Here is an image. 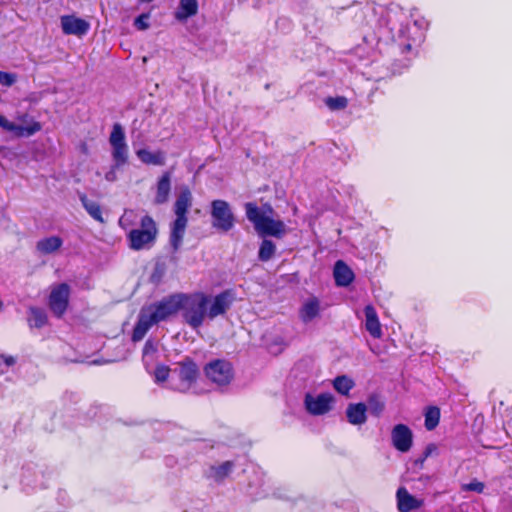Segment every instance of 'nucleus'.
<instances>
[{
    "mask_svg": "<svg viewBox=\"0 0 512 512\" xmlns=\"http://www.w3.org/2000/svg\"><path fill=\"white\" fill-rule=\"evenodd\" d=\"M367 406L364 403H351L347 406L346 417L352 425H362L367 420Z\"/></svg>",
    "mask_w": 512,
    "mask_h": 512,
    "instance_id": "nucleus-19",
    "label": "nucleus"
},
{
    "mask_svg": "<svg viewBox=\"0 0 512 512\" xmlns=\"http://www.w3.org/2000/svg\"><path fill=\"white\" fill-rule=\"evenodd\" d=\"M28 323L30 327L42 328L47 323V314L44 309L38 307L29 308Z\"/></svg>",
    "mask_w": 512,
    "mask_h": 512,
    "instance_id": "nucleus-26",
    "label": "nucleus"
},
{
    "mask_svg": "<svg viewBox=\"0 0 512 512\" xmlns=\"http://www.w3.org/2000/svg\"><path fill=\"white\" fill-rule=\"evenodd\" d=\"M391 441L393 447L399 452H408L413 444V433L405 424H397L391 431Z\"/></svg>",
    "mask_w": 512,
    "mask_h": 512,
    "instance_id": "nucleus-11",
    "label": "nucleus"
},
{
    "mask_svg": "<svg viewBox=\"0 0 512 512\" xmlns=\"http://www.w3.org/2000/svg\"><path fill=\"white\" fill-rule=\"evenodd\" d=\"M109 143L112 147V158L116 167H122L128 161V145L125 140V133L119 123L113 125Z\"/></svg>",
    "mask_w": 512,
    "mask_h": 512,
    "instance_id": "nucleus-7",
    "label": "nucleus"
},
{
    "mask_svg": "<svg viewBox=\"0 0 512 512\" xmlns=\"http://www.w3.org/2000/svg\"><path fill=\"white\" fill-rule=\"evenodd\" d=\"M0 363H3L4 368H8L15 364V358L13 356L0 355Z\"/></svg>",
    "mask_w": 512,
    "mask_h": 512,
    "instance_id": "nucleus-39",
    "label": "nucleus"
},
{
    "mask_svg": "<svg viewBox=\"0 0 512 512\" xmlns=\"http://www.w3.org/2000/svg\"><path fill=\"white\" fill-rule=\"evenodd\" d=\"M205 374L211 382L223 386L231 382L233 369L228 361L217 359L205 366Z\"/></svg>",
    "mask_w": 512,
    "mask_h": 512,
    "instance_id": "nucleus-8",
    "label": "nucleus"
},
{
    "mask_svg": "<svg viewBox=\"0 0 512 512\" xmlns=\"http://www.w3.org/2000/svg\"><path fill=\"white\" fill-rule=\"evenodd\" d=\"M169 372H170V369L168 366H165V365L157 366L155 369V372H154L155 381L158 383L166 381L169 377Z\"/></svg>",
    "mask_w": 512,
    "mask_h": 512,
    "instance_id": "nucleus-34",
    "label": "nucleus"
},
{
    "mask_svg": "<svg viewBox=\"0 0 512 512\" xmlns=\"http://www.w3.org/2000/svg\"><path fill=\"white\" fill-rule=\"evenodd\" d=\"M3 367V363H0V374H3L6 371Z\"/></svg>",
    "mask_w": 512,
    "mask_h": 512,
    "instance_id": "nucleus-41",
    "label": "nucleus"
},
{
    "mask_svg": "<svg viewBox=\"0 0 512 512\" xmlns=\"http://www.w3.org/2000/svg\"><path fill=\"white\" fill-rule=\"evenodd\" d=\"M198 12L197 0H180L179 7L175 12V18L179 21H184Z\"/></svg>",
    "mask_w": 512,
    "mask_h": 512,
    "instance_id": "nucleus-23",
    "label": "nucleus"
},
{
    "mask_svg": "<svg viewBox=\"0 0 512 512\" xmlns=\"http://www.w3.org/2000/svg\"><path fill=\"white\" fill-rule=\"evenodd\" d=\"M364 313L366 318V330L372 337L380 338L382 336V330L375 308L372 305H367L364 309Z\"/></svg>",
    "mask_w": 512,
    "mask_h": 512,
    "instance_id": "nucleus-18",
    "label": "nucleus"
},
{
    "mask_svg": "<svg viewBox=\"0 0 512 512\" xmlns=\"http://www.w3.org/2000/svg\"><path fill=\"white\" fill-rule=\"evenodd\" d=\"M79 199H80L83 207L87 211V213L93 219H95L96 221H98L100 223L104 222V219L102 217L101 207L97 202L88 199V197L85 194H80Z\"/></svg>",
    "mask_w": 512,
    "mask_h": 512,
    "instance_id": "nucleus-25",
    "label": "nucleus"
},
{
    "mask_svg": "<svg viewBox=\"0 0 512 512\" xmlns=\"http://www.w3.org/2000/svg\"><path fill=\"white\" fill-rule=\"evenodd\" d=\"M235 464L232 461H225L220 465L211 466L207 472L206 476L209 479L214 480L215 482H222L234 469Z\"/></svg>",
    "mask_w": 512,
    "mask_h": 512,
    "instance_id": "nucleus-20",
    "label": "nucleus"
},
{
    "mask_svg": "<svg viewBox=\"0 0 512 512\" xmlns=\"http://www.w3.org/2000/svg\"><path fill=\"white\" fill-rule=\"evenodd\" d=\"M325 104L331 110H342L347 107L348 101L343 96L328 97L325 99Z\"/></svg>",
    "mask_w": 512,
    "mask_h": 512,
    "instance_id": "nucleus-32",
    "label": "nucleus"
},
{
    "mask_svg": "<svg viewBox=\"0 0 512 512\" xmlns=\"http://www.w3.org/2000/svg\"><path fill=\"white\" fill-rule=\"evenodd\" d=\"M333 274L336 284L341 287L350 285L354 280L353 271L342 260H338L335 263Z\"/></svg>",
    "mask_w": 512,
    "mask_h": 512,
    "instance_id": "nucleus-17",
    "label": "nucleus"
},
{
    "mask_svg": "<svg viewBox=\"0 0 512 512\" xmlns=\"http://www.w3.org/2000/svg\"><path fill=\"white\" fill-rule=\"evenodd\" d=\"M137 220V214L132 209H126L123 215L119 219V226L124 230H127L131 226L135 225Z\"/></svg>",
    "mask_w": 512,
    "mask_h": 512,
    "instance_id": "nucleus-31",
    "label": "nucleus"
},
{
    "mask_svg": "<svg viewBox=\"0 0 512 512\" xmlns=\"http://www.w3.org/2000/svg\"><path fill=\"white\" fill-rule=\"evenodd\" d=\"M0 127L6 131L14 132L18 137L32 136L39 132L42 128L41 124L37 121H33L28 126L17 125L0 114Z\"/></svg>",
    "mask_w": 512,
    "mask_h": 512,
    "instance_id": "nucleus-14",
    "label": "nucleus"
},
{
    "mask_svg": "<svg viewBox=\"0 0 512 512\" xmlns=\"http://www.w3.org/2000/svg\"><path fill=\"white\" fill-rule=\"evenodd\" d=\"M3 308V302L0 300V309Z\"/></svg>",
    "mask_w": 512,
    "mask_h": 512,
    "instance_id": "nucleus-43",
    "label": "nucleus"
},
{
    "mask_svg": "<svg viewBox=\"0 0 512 512\" xmlns=\"http://www.w3.org/2000/svg\"><path fill=\"white\" fill-rule=\"evenodd\" d=\"M245 212L247 219L260 236L282 238L287 233L285 223L273 218L274 209L269 203L258 207L256 203L248 202L245 204Z\"/></svg>",
    "mask_w": 512,
    "mask_h": 512,
    "instance_id": "nucleus-3",
    "label": "nucleus"
},
{
    "mask_svg": "<svg viewBox=\"0 0 512 512\" xmlns=\"http://www.w3.org/2000/svg\"><path fill=\"white\" fill-rule=\"evenodd\" d=\"M179 299V293L173 294L149 306L143 307L133 329L132 340L134 342L142 340L153 325L175 315L181 308Z\"/></svg>",
    "mask_w": 512,
    "mask_h": 512,
    "instance_id": "nucleus-2",
    "label": "nucleus"
},
{
    "mask_svg": "<svg viewBox=\"0 0 512 512\" xmlns=\"http://www.w3.org/2000/svg\"><path fill=\"white\" fill-rule=\"evenodd\" d=\"M440 411L437 407H430L425 413V427L427 430H433L439 423Z\"/></svg>",
    "mask_w": 512,
    "mask_h": 512,
    "instance_id": "nucleus-29",
    "label": "nucleus"
},
{
    "mask_svg": "<svg viewBox=\"0 0 512 512\" xmlns=\"http://www.w3.org/2000/svg\"><path fill=\"white\" fill-rule=\"evenodd\" d=\"M158 235V228L154 219L145 215L140 220V228L131 229L127 235L129 247L139 251L152 247Z\"/></svg>",
    "mask_w": 512,
    "mask_h": 512,
    "instance_id": "nucleus-5",
    "label": "nucleus"
},
{
    "mask_svg": "<svg viewBox=\"0 0 512 512\" xmlns=\"http://www.w3.org/2000/svg\"><path fill=\"white\" fill-rule=\"evenodd\" d=\"M150 18L149 14H141L134 20V26L138 30H146L149 27L148 20Z\"/></svg>",
    "mask_w": 512,
    "mask_h": 512,
    "instance_id": "nucleus-36",
    "label": "nucleus"
},
{
    "mask_svg": "<svg viewBox=\"0 0 512 512\" xmlns=\"http://www.w3.org/2000/svg\"><path fill=\"white\" fill-rule=\"evenodd\" d=\"M276 252V246L271 240L264 239L260 245L258 257L261 261L270 260Z\"/></svg>",
    "mask_w": 512,
    "mask_h": 512,
    "instance_id": "nucleus-28",
    "label": "nucleus"
},
{
    "mask_svg": "<svg viewBox=\"0 0 512 512\" xmlns=\"http://www.w3.org/2000/svg\"><path fill=\"white\" fill-rule=\"evenodd\" d=\"M354 385V381L346 375L337 376L333 380L334 389L342 395H348Z\"/></svg>",
    "mask_w": 512,
    "mask_h": 512,
    "instance_id": "nucleus-27",
    "label": "nucleus"
},
{
    "mask_svg": "<svg viewBox=\"0 0 512 512\" xmlns=\"http://www.w3.org/2000/svg\"><path fill=\"white\" fill-rule=\"evenodd\" d=\"M61 28L66 35L82 36L88 32L90 24L73 15H65L61 17Z\"/></svg>",
    "mask_w": 512,
    "mask_h": 512,
    "instance_id": "nucleus-13",
    "label": "nucleus"
},
{
    "mask_svg": "<svg viewBox=\"0 0 512 512\" xmlns=\"http://www.w3.org/2000/svg\"><path fill=\"white\" fill-rule=\"evenodd\" d=\"M397 508L400 512H410L420 508L424 501L411 495L405 487H400L396 492Z\"/></svg>",
    "mask_w": 512,
    "mask_h": 512,
    "instance_id": "nucleus-15",
    "label": "nucleus"
},
{
    "mask_svg": "<svg viewBox=\"0 0 512 512\" xmlns=\"http://www.w3.org/2000/svg\"><path fill=\"white\" fill-rule=\"evenodd\" d=\"M119 167H116V163H114L110 170L105 174V179L108 181V182H115L117 180V173H116V170L118 169Z\"/></svg>",
    "mask_w": 512,
    "mask_h": 512,
    "instance_id": "nucleus-38",
    "label": "nucleus"
},
{
    "mask_svg": "<svg viewBox=\"0 0 512 512\" xmlns=\"http://www.w3.org/2000/svg\"><path fill=\"white\" fill-rule=\"evenodd\" d=\"M70 296V287L61 283L54 287L49 296V307L58 318L62 317L67 310Z\"/></svg>",
    "mask_w": 512,
    "mask_h": 512,
    "instance_id": "nucleus-9",
    "label": "nucleus"
},
{
    "mask_svg": "<svg viewBox=\"0 0 512 512\" xmlns=\"http://www.w3.org/2000/svg\"><path fill=\"white\" fill-rule=\"evenodd\" d=\"M485 485L483 482H480L476 479L472 480L470 483L463 484L461 489L463 491H473L477 493H482L484 491Z\"/></svg>",
    "mask_w": 512,
    "mask_h": 512,
    "instance_id": "nucleus-35",
    "label": "nucleus"
},
{
    "mask_svg": "<svg viewBox=\"0 0 512 512\" xmlns=\"http://www.w3.org/2000/svg\"><path fill=\"white\" fill-rule=\"evenodd\" d=\"M179 298L183 319L193 329L200 328L206 317L213 320L223 315L233 303V294L228 290L215 297L202 292L179 293Z\"/></svg>",
    "mask_w": 512,
    "mask_h": 512,
    "instance_id": "nucleus-1",
    "label": "nucleus"
},
{
    "mask_svg": "<svg viewBox=\"0 0 512 512\" xmlns=\"http://www.w3.org/2000/svg\"><path fill=\"white\" fill-rule=\"evenodd\" d=\"M171 172H164L156 183V192L153 203L162 205L168 202L171 193Z\"/></svg>",
    "mask_w": 512,
    "mask_h": 512,
    "instance_id": "nucleus-16",
    "label": "nucleus"
},
{
    "mask_svg": "<svg viewBox=\"0 0 512 512\" xmlns=\"http://www.w3.org/2000/svg\"><path fill=\"white\" fill-rule=\"evenodd\" d=\"M156 351H157L156 344L153 341H151V340H147L145 342V344H144V347H143V357H147L149 355H152Z\"/></svg>",
    "mask_w": 512,
    "mask_h": 512,
    "instance_id": "nucleus-37",
    "label": "nucleus"
},
{
    "mask_svg": "<svg viewBox=\"0 0 512 512\" xmlns=\"http://www.w3.org/2000/svg\"><path fill=\"white\" fill-rule=\"evenodd\" d=\"M197 376L198 368L196 364L192 361H184L181 363L178 371L179 383L175 384L173 388L180 392H186L196 381Z\"/></svg>",
    "mask_w": 512,
    "mask_h": 512,
    "instance_id": "nucleus-12",
    "label": "nucleus"
},
{
    "mask_svg": "<svg viewBox=\"0 0 512 512\" xmlns=\"http://www.w3.org/2000/svg\"><path fill=\"white\" fill-rule=\"evenodd\" d=\"M334 402V397L330 393H321L313 396L309 393L305 395V408L311 415L319 416L328 413Z\"/></svg>",
    "mask_w": 512,
    "mask_h": 512,
    "instance_id": "nucleus-10",
    "label": "nucleus"
},
{
    "mask_svg": "<svg viewBox=\"0 0 512 512\" xmlns=\"http://www.w3.org/2000/svg\"><path fill=\"white\" fill-rule=\"evenodd\" d=\"M17 81L15 73L0 71V85L11 87Z\"/></svg>",
    "mask_w": 512,
    "mask_h": 512,
    "instance_id": "nucleus-33",
    "label": "nucleus"
},
{
    "mask_svg": "<svg viewBox=\"0 0 512 512\" xmlns=\"http://www.w3.org/2000/svg\"><path fill=\"white\" fill-rule=\"evenodd\" d=\"M366 406L372 415L378 417L383 412L385 404L378 395H371Z\"/></svg>",
    "mask_w": 512,
    "mask_h": 512,
    "instance_id": "nucleus-30",
    "label": "nucleus"
},
{
    "mask_svg": "<svg viewBox=\"0 0 512 512\" xmlns=\"http://www.w3.org/2000/svg\"><path fill=\"white\" fill-rule=\"evenodd\" d=\"M430 453H431V448L427 447L426 452H425V456L427 457Z\"/></svg>",
    "mask_w": 512,
    "mask_h": 512,
    "instance_id": "nucleus-42",
    "label": "nucleus"
},
{
    "mask_svg": "<svg viewBox=\"0 0 512 512\" xmlns=\"http://www.w3.org/2000/svg\"><path fill=\"white\" fill-rule=\"evenodd\" d=\"M411 48H412V44L411 43H407V44L404 45L403 52L410 51Z\"/></svg>",
    "mask_w": 512,
    "mask_h": 512,
    "instance_id": "nucleus-40",
    "label": "nucleus"
},
{
    "mask_svg": "<svg viewBox=\"0 0 512 512\" xmlns=\"http://www.w3.org/2000/svg\"><path fill=\"white\" fill-rule=\"evenodd\" d=\"M63 245V240L59 236H50L40 239L36 243V249L41 254H51L59 250Z\"/></svg>",
    "mask_w": 512,
    "mask_h": 512,
    "instance_id": "nucleus-24",
    "label": "nucleus"
},
{
    "mask_svg": "<svg viewBox=\"0 0 512 512\" xmlns=\"http://www.w3.org/2000/svg\"><path fill=\"white\" fill-rule=\"evenodd\" d=\"M138 159L147 165L162 166L165 164V153L161 150L151 152L147 149H139L136 152Z\"/></svg>",
    "mask_w": 512,
    "mask_h": 512,
    "instance_id": "nucleus-21",
    "label": "nucleus"
},
{
    "mask_svg": "<svg viewBox=\"0 0 512 512\" xmlns=\"http://www.w3.org/2000/svg\"><path fill=\"white\" fill-rule=\"evenodd\" d=\"M192 206V193L187 186H182L174 203L176 218L172 223L170 244L174 252H177L182 244L186 226L188 223L187 212Z\"/></svg>",
    "mask_w": 512,
    "mask_h": 512,
    "instance_id": "nucleus-4",
    "label": "nucleus"
},
{
    "mask_svg": "<svg viewBox=\"0 0 512 512\" xmlns=\"http://www.w3.org/2000/svg\"><path fill=\"white\" fill-rule=\"evenodd\" d=\"M320 303L315 297L308 299L300 309V318L304 323L312 321L319 315Z\"/></svg>",
    "mask_w": 512,
    "mask_h": 512,
    "instance_id": "nucleus-22",
    "label": "nucleus"
},
{
    "mask_svg": "<svg viewBox=\"0 0 512 512\" xmlns=\"http://www.w3.org/2000/svg\"><path fill=\"white\" fill-rule=\"evenodd\" d=\"M212 227L221 232L230 231L235 225V216L230 204L225 200L211 202Z\"/></svg>",
    "mask_w": 512,
    "mask_h": 512,
    "instance_id": "nucleus-6",
    "label": "nucleus"
}]
</instances>
